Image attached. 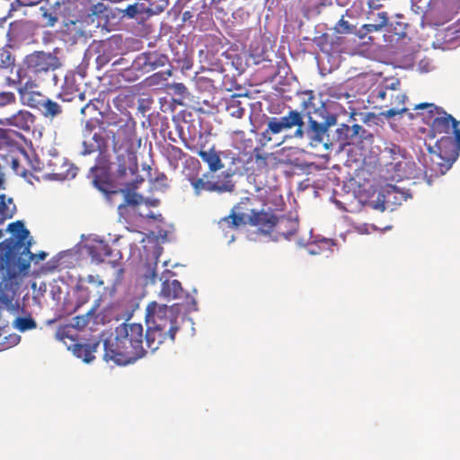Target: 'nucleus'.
<instances>
[{
  "label": "nucleus",
  "instance_id": "1",
  "mask_svg": "<svg viewBox=\"0 0 460 460\" xmlns=\"http://www.w3.org/2000/svg\"><path fill=\"white\" fill-rule=\"evenodd\" d=\"M307 117V127L304 121V115L297 110H290L280 118L272 117L269 119L266 129L260 136V143L266 146L272 140V136L280 132L296 128L293 137L302 139L307 137L310 146L316 147L323 146L328 149V128L336 123L334 116H329L323 122H318L311 116V111L305 114Z\"/></svg>",
  "mask_w": 460,
  "mask_h": 460
},
{
  "label": "nucleus",
  "instance_id": "2",
  "mask_svg": "<svg viewBox=\"0 0 460 460\" xmlns=\"http://www.w3.org/2000/svg\"><path fill=\"white\" fill-rule=\"evenodd\" d=\"M107 126L116 128L106 131V137L111 138L112 151L115 155V176L121 179L128 172L131 174L136 173L138 170L137 152L141 146L136 121L131 117L110 118Z\"/></svg>",
  "mask_w": 460,
  "mask_h": 460
},
{
  "label": "nucleus",
  "instance_id": "3",
  "mask_svg": "<svg viewBox=\"0 0 460 460\" xmlns=\"http://www.w3.org/2000/svg\"><path fill=\"white\" fill-rule=\"evenodd\" d=\"M144 329L142 324L123 323L115 329V337L104 341L103 358L119 366L133 364L144 358Z\"/></svg>",
  "mask_w": 460,
  "mask_h": 460
},
{
  "label": "nucleus",
  "instance_id": "4",
  "mask_svg": "<svg viewBox=\"0 0 460 460\" xmlns=\"http://www.w3.org/2000/svg\"><path fill=\"white\" fill-rule=\"evenodd\" d=\"M179 315L172 306L150 302L146 308V323L147 325L145 341L152 352L166 342H174L176 333L180 330Z\"/></svg>",
  "mask_w": 460,
  "mask_h": 460
},
{
  "label": "nucleus",
  "instance_id": "5",
  "mask_svg": "<svg viewBox=\"0 0 460 460\" xmlns=\"http://www.w3.org/2000/svg\"><path fill=\"white\" fill-rule=\"evenodd\" d=\"M8 229L15 238L0 243V268L13 272L24 271L30 268L31 260L35 256L30 250L31 243H24L30 232L21 221L10 224Z\"/></svg>",
  "mask_w": 460,
  "mask_h": 460
},
{
  "label": "nucleus",
  "instance_id": "6",
  "mask_svg": "<svg viewBox=\"0 0 460 460\" xmlns=\"http://www.w3.org/2000/svg\"><path fill=\"white\" fill-rule=\"evenodd\" d=\"M429 157L424 158L427 173L430 176L445 174L456 162L460 151V129L456 130V135L442 136L436 141L435 146H429Z\"/></svg>",
  "mask_w": 460,
  "mask_h": 460
},
{
  "label": "nucleus",
  "instance_id": "7",
  "mask_svg": "<svg viewBox=\"0 0 460 460\" xmlns=\"http://www.w3.org/2000/svg\"><path fill=\"white\" fill-rule=\"evenodd\" d=\"M382 159L385 162L387 172L391 173V180L400 181L415 176V163L407 155L406 151L399 146L391 145L385 147L382 152Z\"/></svg>",
  "mask_w": 460,
  "mask_h": 460
},
{
  "label": "nucleus",
  "instance_id": "8",
  "mask_svg": "<svg viewBox=\"0 0 460 460\" xmlns=\"http://www.w3.org/2000/svg\"><path fill=\"white\" fill-rule=\"evenodd\" d=\"M24 65L28 74L35 78H41L50 71L58 69L61 63L58 58L51 53L34 51L25 57Z\"/></svg>",
  "mask_w": 460,
  "mask_h": 460
},
{
  "label": "nucleus",
  "instance_id": "9",
  "mask_svg": "<svg viewBox=\"0 0 460 460\" xmlns=\"http://www.w3.org/2000/svg\"><path fill=\"white\" fill-rule=\"evenodd\" d=\"M85 250L92 261L96 264L107 261L115 267L119 265V261L122 260L121 252L118 249H112L109 243L103 240H93L90 243L85 245Z\"/></svg>",
  "mask_w": 460,
  "mask_h": 460
},
{
  "label": "nucleus",
  "instance_id": "10",
  "mask_svg": "<svg viewBox=\"0 0 460 460\" xmlns=\"http://www.w3.org/2000/svg\"><path fill=\"white\" fill-rule=\"evenodd\" d=\"M109 168L110 160L106 156L97 158L96 164L90 169L93 175V183L102 192L108 195H116L119 191L111 190L112 185L108 175Z\"/></svg>",
  "mask_w": 460,
  "mask_h": 460
},
{
  "label": "nucleus",
  "instance_id": "11",
  "mask_svg": "<svg viewBox=\"0 0 460 460\" xmlns=\"http://www.w3.org/2000/svg\"><path fill=\"white\" fill-rule=\"evenodd\" d=\"M166 55L158 51L139 54L133 62V67L142 73H149L168 63Z\"/></svg>",
  "mask_w": 460,
  "mask_h": 460
},
{
  "label": "nucleus",
  "instance_id": "12",
  "mask_svg": "<svg viewBox=\"0 0 460 460\" xmlns=\"http://www.w3.org/2000/svg\"><path fill=\"white\" fill-rule=\"evenodd\" d=\"M460 122L456 120L452 115L448 114L445 110L443 112L437 116L433 120L430 128V137L435 138L438 135L453 136L456 135V130L459 128Z\"/></svg>",
  "mask_w": 460,
  "mask_h": 460
},
{
  "label": "nucleus",
  "instance_id": "13",
  "mask_svg": "<svg viewBox=\"0 0 460 460\" xmlns=\"http://www.w3.org/2000/svg\"><path fill=\"white\" fill-rule=\"evenodd\" d=\"M275 217L272 212L251 210L246 224L257 227L264 234H270L273 233Z\"/></svg>",
  "mask_w": 460,
  "mask_h": 460
},
{
  "label": "nucleus",
  "instance_id": "14",
  "mask_svg": "<svg viewBox=\"0 0 460 460\" xmlns=\"http://www.w3.org/2000/svg\"><path fill=\"white\" fill-rule=\"evenodd\" d=\"M35 86L36 84L31 80H28L19 87L18 92L23 104L40 111L47 97L40 92L34 91L33 87Z\"/></svg>",
  "mask_w": 460,
  "mask_h": 460
},
{
  "label": "nucleus",
  "instance_id": "15",
  "mask_svg": "<svg viewBox=\"0 0 460 460\" xmlns=\"http://www.w3.org/2000/svg\"><path fill=\"white\" fill-rule=\"evenodd\" d=\"M406 100L407 96L404 93L397 92L394 87L390 88L389 102L383 105L389 109L380 112V115L386 119H390L396 115H402L408 112V109L405 107Z\"/></svg>",
  "mask_w": 460,
  "mask_h": 460
},
{
  "label": "nucleus",
  "instance_id": "16",
  "mask_svg": "<svg viewBox=\"0 0 460 460\" xmlns=\"http://www.w3.org/2000/svg\"><path fill=\"white\" fill-rule=\"evenodd\" d=\"M337 137L341 142V145H355L360 139L366 138V134L367 131L360 125L355 124L353 126H349L346 124H341L337 128Z\"/></svg>",
  "mask_w": 460,
  "mask_h": 460
},
{
  "label": "nucleus",
  "instance_id": "17",
  "mask_svg": "<svg viewBox=\"0 0 460 460\" xmlns=\"http://www.w3.org/2000/svg\"><path fill=\"white\" fill-rule=\"evenodd\" d=\"M413 110L417 111L416 114L409 113V118L413 119L419 117L423 123L429 126H430L436 117L439 116L444 111L442 107L437 106L432 102H420L416 104Z\"/></svg>",
  "mask_w": 460,
  "mask_h": 460
},
{
  "label": "nucleus",
  "instance_id": "18",
  "mask_svg": "<svg viewBox=\"0 0 460 460\" xmlns=\"http://www.w3.org/2000/svg\"><path fill=\"white\" fill-rule=\"evenodd\" d=\"M298 220L290 217H275L273 232L276 237L289 239L296 234L298 229Z\"/></svg>",
  "mask_w": 460,
  "mask_h": 460
},
{
  "label": "nucleus",
  "instance_id": "19",
  "mask_svg": "<svg viewBox=\"0 0 460 460\" xmlns=\"http://www.w3.org/2000/svg\"><path fill=\"white\" fill-rule=\"evenodd\" d=\"M53 169L49 172L52 179L63 181L73 179L76 176L78 168L72 164L66 162L63 158L56 157L53 162Z\"/></svg>",
  "mask_w": 460,
  "mask_h": 460
},
{
  "label": "nucleus",
  "instance_id": "20",
  "mask_svg": "<svg viewBox=\"0 0 460 460\" xmlns=\"http://www.w3.org/2000/svg\"><path fill=\"white\" fill-rule=\"evenodd\" d=\"M214 178V175L208 172L204 173L202 177L190 179V184L194 189L195 194L200 195V193L203 191L214 192L227 190L226 186L218 187L213 184Z\"/></svg>",
  "mask_w": 460,
  "mask_h": 460
},
{
  "label": "nucleus",
  "instance_id": "21",
  "mask_svg": "<svg viewBox=\"0 0 460 460\" xmlns=\"http://www.w3.org/2000/svg\"><path fill=\"white\" fill-rule=\"evenodd\" d=\"M185 291L178 279H165L163 280L159 296L168 301L183 297Z\"/></svg>",
  "mask_w": 460,
  "mask_h": 460
},
{
  "label": "nucleus",
  "instance_id": "22",
  "mask_svg": "<svg viewBox=\"0 0 460 460\" xmlns=\"http://www.w3.org/2000/svg\"><path fill=\"white\" fill-rule=\"evenodd\" d=\"M58 97L63 102H66L76 101L84 102L85 101L84 93H81L75 84V79L69 77H66L65 84L62 86V90L59 93Z\"/></svg>",
  "mask_w": 460,
  "mask_h": 460
},
{
  "label": "nucleus",
  "instance_id": "23",
  "mask_svg": "<svg viewBox=\"0 0 460 460\" xmlns=\"http://www.w3.org/2000/svg\"><path fill=\"white\" fill-rule=\"evenodd\" d=\"M208 166L209 172H216L224 168L221 161L220 152L216 150L215 146L208 149L203 148L198 155Z\"/></svg>",
  "mask_w": 460,
  "mask_h": 460
},
{
  "label": "nucleus",
  "instance_id": "24",
  "mask_svg": "<svg viewBox=\"0 0 460 460\" xmlns=\"http://www.w3.org/2000/svg\"><path fill=\"white\" fill-rule=\"evenodd\" d=\"M244 225H246L245 218L242 215H236L232 209L228 216L217 222L218 228L225 233H227L229 230H236Z\"/></svg>",
  "mask_w": 460,
  "mask_h": 460
},
{
  "label": "nucleus",
  "instance_id": "25",
  "mask_svg": "<svg viewBox=\"0 0 460 460\" xmlns=\"http://www.w3.org/2000/svg\"><path fill=\"white\" fill-rule=\"evenodd\" d=\"M181 141L183 143V146L190 150L192 153H195L199 155V152H200L203 148L207 147L208 139L204 136L203 133L199 132V134L196 136H192L190 137H184L182 134L181 136Z\"/></svg>",
  "mask_w": 460,
  "mask_h": 460
},
{
  "label": "nucleus",
  "instance_id": "26",
  "mask_svg": "<svg viewBox=\"0 0 460 460\" xmlns=\"http://www.w3.org/2000/svg\"><path fill=\"white\" fill-rule=\"evenodd\" d=\"M90 123L87 122L84 133V139L83 141V149L81 151V155H88L96 151H99L100 154L97 158H99L100 156H106L109 159V155L106 154V152L102 150L98 145L94 144L90 138H88V137H90Z\"/></svg>",
  "mask_w": 460,
  "mask_h": 460
},
{
  "label": "nucleus",
  "instance_id": "27",
  "mask_svg": "<svg viewBox=\"0 0 460 460\" xmlns=\"http://www.w3.org/2000/svg\"><path fill=\"white\" fill-rule=\"evenodd\" d=\"M5 119L7 125L14 126L21 129H28L30 123L32 122V115L29 111H20Z\"/></svg>",
  "mask_w": 460,
  "mask_h": 460
},
{
  "label": "nucleus",
  "instance_id": "28",
  "mask_svg": "<svg viewBox=\"0 0 460 460\" xmlns=\"http://www.w3.org/2000/svg\"><path fill=\"white\" fill-rule=\"evenodd\" d=\"M75 296L76 303L73 309V312H75L79 309L83 305L86 304L91 296V290L87 285H85L84 280H79L75 286Z\"/></svg>",
  "mask_w": 460,
  "mask_h": 460
},
{
  "label": "nucleus",
  "instance_id": "29",
  "mask_svg": "<svg viewBox=\"0 0 460 460\" xmlns=\"http://www.w3.org/2000/svg\"><path fill=\"white\" fill-rule=\"evenodd\" d=\"M268 157L269 154H262L261 152V148L255 147L253 149V154L250 158L252 163L250 169L252 172H262L263 170H266L268 167Z\"/></svg>",
  "mask_w": 460,
  "mask_h": 460
},
{
  "label": "nucleus",
  "instance_id": "30",
  "mask_svg": "<svg viewBox=\"0 0 460 460\" xmlns=\"http://www.w3.org/2000/svg\"><path fill=\"white\" fill-rule=\"evenodd\" d=\"M40 111L45 118L54 119L62 114L63 109L57 102L47 98Z\"/></svg>",
  "mask_w": 460,
  "mask_h": 460
},
{
  "label": "nucleus",
  "instance_id": "31",
  "mask_svg": "<svg viewBox=\"0 0 460 460\" xmlns=\"http://www.w3.org/2000/svg\"><path fill=\"white\" fill-rule=\"evenodd\" d=\"M252 199L250 197H244L242 198L240 201L233 207L232 210L236 215H242V217L245 218L246 222L249 215L251 214V210H255L252 208Z\"/></svg>",
  "mask_w": 460,
  "mask_h": 460
},
{
  "label": "nucleus",
  "instance_id": "32",
  "mask_svg": "<svg viewBox=\"0 0 460 460\" xmlns=\"http://www.w3.org/2000/svg\"><path fill=\"white\" fill-rule=\"evenodd\" d=\"M167 159L172 166L177 168L179 163L186 156V154L178 146L170 145L167 147Z\"/></svg>",
  "mask_w": 460,
  "mask_h": 460
},
{
  "label": "nucleus",
  "instance_id": "33",
  "mask_svg": "<svg viewBox=\"0 0 460 460\" xmlns=\"http://www.w3.org/2000/svg\"><path fill=\"white\" fill-rule=\"evenodd\" d=\"M143 169L147 170V177L155 188L166 189L168 187V178L164 172H157L156 176L153 177L152 168L150 165H147L146 167L144 165Z\"/></svg>",
  "mask_w": 460,
  "mask_h": 460
},
{
  "label": "nucleus",
  "instance_id": "34",
  "mask_svg": "<svg viewBox=\"0 0 460 460\" xmlns=\"http://www.w3.org/2000/svg\"><path fill=\"white\" fill-rule=\"evenodd\" d=\"M100 346V341H96L93 344L79 345L78 347V357H83L84 361L86 363L91 362L94 357L93 352L97 350Z\"/></svg>",
  "mask_w": 460,
  "mask_h": 460
},
{
  "label": "nucleus",
  "instance_id": "35",
  "mask_svg": "<svg viewBox=\"0 0 460 460\" xmlns=\"http://www.w3.org/2000/svg\"><path fill=\"white\" fill-rule=\"evenodd\" d=\"M377 17L378 22L363 25V30L367 31V33L379 31L387 25L389 18L386 12L378 13Z\"/></svg>",
  "mask_w": 460,
  "mask_h": 460
},
{
  "label": "nucleus",
  "instance_id": "36",
  "mask_svg": "<svg viewBox=\"0 0 460 460\" xmlns=\"http://www.w3.org/2000/svg\"><path fill=\"white\" fill-rule=\"evenodd\" d=\"M97 305L93 306L86 314L76 315L73 318L72 327L77 330H83L90 322L94 314Z\"/></svg>",
  "mask_w": 460,
  "mask_h": 460
},
{
  "label": "nucleus",
  "instance_id": "37",
  "mask_svg": "<svg viewBox=\"0 0 460 460\" xmlns=\"http://www.w3.org/2000/svg\"><path fill=\"white\" fill-rule=\"evenodd\" d=\"M213 184L218 187L226 186L227 190L217 191V193L233 192L235 188L232 176L229 173H223L222 175L217 176V180L213 179Z\"/></svg>",
  "mask_w": 460,
  "mask_h": 460
},
{
  "label": "nucleus",
  "instance_id": "38",
  "mask_svg": "<svg viewBox=\"0 0 460 460\" xmlns=\"http://www.w3.org/2000/svg\"><path fill=\"white\" fill-rule=\"evenodd\" d=\"M13 327L22 332L33 330L37 327L35 320L31 317H17L13 322Z\"/></svg>",
  "mask_w": 460,
  "mask_h": 460
},
{
  "label": "nucleus",
  "instance_id": "39",
  "mask_svg": "<svg viewBox=\"0 0 460 460\" xmlns=\"http://www.w3.org/2000/svg\"><path fill=\"white\" fill-rule=\"evenodd\" d=\"M119 192H121L124 194V203L119 205L118 209L121 210L122 208H125L127 206H137L140 204L141 201V196L137 195L135 192H129L124 190H118Z\"/></svg>",
  "mask_w": 460,
  "mask_h": 460
},
{
  "label": "nucleus",
  "instance_id": "40",
  "mask_svg": "<svg viewBox=\"0 0 460 460\" xmlns=\"http://www.w3.org/2000/svg\"><path fill=\"white\" fill-rule=\"evenodd\" d=\"M15 57L6 48L0 49V67L10 68L14 66Z\"/></svg>",
  "mask_w": 460,
  "mask_h": 460
},
{
  "label": "nucleus",
  "instance_id": "41",
  "mask_svg": "<svg viewBox=\"0 0 460 460\" xmlns=\"http://www.w3.org/2000/svg\"><path fill=\"white\" fill-rule=\"evenodd\" d=\"M226 111L234 118L241 119L245 112L244 108L241 106V102L238 100H231L226 105Z\"/></svg>",
  "mask_w": 460,
  "mask_h": 460
},
{
  "label": "nucleus",
  "instance_id": "42",
  "mask_svg": "<svg viewBox=\"0 0 460 460\" xmlns=\"http://www.w3.org/2000/svg\"><path fill=\"white\" fill-rule=\"evenodd\" d=\"M314 42L319 48L322 52H329L332 50L330 35L328 33H323L314 39Z\"/></svg>",
  "mask_w": 460,
  "mask_h": 460
},
{
  "label": "nucleus",
  "instance_id": "43",
  "mask_svg": "<svg viewBox=\"0 0 460 460\" xmlns=\"http://www.w3.org/2000/svg\"><path fill=\"white\" fill-rule=\"evenodd\" d=\"M355 26L350 24L348 21L344 20L342 16L334 26V31L339 34H352L354 33Z\"/></svg>",
  "mask_w": 460,
  "mask_h": 460
},
{
  "label": "nucleus",
  "instance_id": "44",
  "mask_svg": "<svg viewBox=\"0 0 460 460\" xmlns=\"http://www.w3.org/2000/svg\"><path fill=\"white\" fill-rule=\"evenodd\" d=\"M390 89L387 87H377L372 93L370 97L374 102L389 100Z\"/></svg>",
  "mask_w": 460,
  "mask_h": 460
},
{
  "label": "nucleus",
  "instance_id": "45",
  "mask_svg": "<svg viewBox=\"0 0 460 460\" xmlns=\"http://www.w3.org/2000/svg\"><path fill=\"white\" fill-rule=\"evenodd\" d=\"M302 94L305 96L302 102V108L304 111H310L309 110L311 108H315V105L314 103V101L315 99L314 93L313 91H305L302 93Z\"/></svg>",
  "mask_w": 460,
  "mask_h": 460
},
{
  "label": "nucleus",
  "instance_id": "46",
  "mask_svg": "<svg viewBox=\"0 0 460 460\" xmlns=\"http://www.w3.org/2000/svg\"><path fill=\"white\" fill-rule=\"evenodd\" d=\"M90 129L92 130V128L90 127ZM94 144L98 145L102 150L107 152V139L106 137L100 132H95L92 135L90 134V137H88Z\"/></svg>",
  "mask_w": 460,
  "mask_h": 460
},
{
  "label": "nucleus",
  "instance_id": "47",
  "mask_svg": "<svg viewBox=\"0 0 460 460\" xmlns=\"http://www.w3.org/2000/svg\"><path fill=\"white\" fill-rule=\"evenodd\" d=\"M21 341V336L16 333L9 334L4 338L3 341H0L4 349H8L17 345Z\"/></svg>",
  "mask_w": 460,
  "mask_h": 460
},
{
  "label": "nucleus",
  "instance_id": "48",
  "mask_svg": "<svg viewBox=\"0 0 460 460\" xmlns=\"http://www.w3.org/2000/svg\"><path fill=\"white\" fill-rule=\"evenodd\" d=\"M83 102H80V112L82 115L86 116L87 112L89 113H94L97 111V106L93 102L92 100H89L86 103L82 104Z\"/></svg>",
  "mask_w": 460,
  "mask_h": 460
},
{
  "label": "nucleus",
  "instance_id": "49",
  "mask_svg": "<svg viewBox=\"0 0 460 460\" xmlns=\"http://www.w3.org/2000/svg\"><path fill=\"white\" fill-rule=\"evenodd\" d=\"M12 168L15 172L16 174L21 175L24 178H27L29 174H31L24 167L20 165V162L18 159L13 158L12 160Z\"/></svg>",
  "mask_w": 460,
  "mask_h": 460
},
{
  "label": "nucleus",
  "instance_id": "50",
  "mask_svg": "<svg viewBox=\"0 0 460 460\" xmlns=\"http://www.w3.org/2000/svg\"><path fill=\"white\" fill-rule=\"evenodd\" d=\"M15 102V95L11 92L0 93V106L10 104Z\"/></svg>",
  "mask_w": 460,
  "mask_h": 460
},
{
  "label": "nucleus",
  "instance_id": "51",
  "mask_svg": "<svg viewBox=\"0 0 460 460\" xmlns=\"http://www.w3.org/2000/svg\"><path fill=\"white\" fill-rule=\"evenodd\" d=\"M169 88L172 90L174 93L181 96H184L188 93L187 87L182 83H173L169 86Z\"/></svg>",
  "mask_w": 460,
  "mask_h": 460
},
{
  "label": "nucleus",
  "instance_id": "52",
  "mask_svg": "<svg viewBox=\"0 0 460 460\" xmlns=\"http://www.w3.org/2000/svg\"><path fill=\"white\" fill-rule=\"evenodd\" d=\"M83 280L85 281V285L87 284H93L97 287L103 285V280L99 278V276H93V275H88L85 279Z\"/></svg>",
  "mask_w": 460,
  "mask_h": 460
},
{
  "label": "nucleus",
  "instance_id": "53",
  "mask_svg": "<svg viewBox=\"0 0 460 460\" xmlns=\"http://www.w3.org/2000/svg\"><path fill=\"white\" fill-rule=\"evenodd\" d=\"M56 336L60 341H65L66 338L72 339V337L70 335H68V327L67 326H63V327L58 328V330L57 331Z\"/></svg>",
  "mask_w": 460,
  "mask_h": 460
},
{
  "label": "nucleus",
  "instance_id": "54",
  "mask_svg": "<svg viewBox=\"0 0 460 460\" xmlns=\"http://www.w3.org/2000/svg\"><path fill=\"white\" fill-rule=\"evenodd\" d=\"M138 13V8H137V4H129L127 8H126V14L129 17V18H134L136 17V15Z\"/></svg>",
  "mask_w": 460,
  "mask_h": 460
},
{
  "label": "nucleus",
  "instance_id": "55",
  "mask_svg": "<svg viewBox=\"0 0 460 460\" xmlns=\"http://www.w3.org/2000/svg\"><path fill=\"white\" fill-rule=\"evenodd\" d=\"M105 10L104 4L102 3H99L97 4H94L92 8V13L94 15H99Z\"/></svg>",
  "mask_w": 460,
  "mask_h": 460
},
{
  "label": "nucleus",
  "instance_id": "56",
  "mask_svg": "<svg viewBox=\"0 0 460 460\" xmlns=\"http://www.w3.org/2000/svg\"><path fill=\"white\" fill-rule=\"evenodd\" d=\"M33 254L35 256L33 257V260H31V262L33 261L34 263H38L39 261H43L48 255V253L45 252H40L38 254H35V253H33Z\"/></svg>",
  "mask_w": 460,
  "mask_h": 460
},
{
  "label": "nucleus",
  "instance_id": "57",
  "mask_svg": "<svg viewBox=\"0 0 460 460\" xmlns=\"http://www.w3.org/2000/svg\"><path fill=\"white\" fill-rule=\"evenodd\" d=\"M7 142V134L6 131L3 128H0V149Z\"/></svg>",
  "mask_w": 460,
  "mask_h": 460
},
{
  "label": "nucleus",
  "instance_id": "58",
  "mask_svg": "<svg viewBox=\"0 0 460 460\" xmlns=\"http://www.w3.org/2000/svg\"><path fill=\"white\" fill-rule=\"evenodd\" d=\"M172 75V72L171 70H167L166 72L164 73H157V74H155L152 75V79H155L157 77H163V79H166L168 76H171Z\"/></svg>",
  "mask_w": 460,
  "mask_h": 460
},
{
  "label": "nucleus",
  "instance_id": "59",
  "mask_svg": "<svg viewBox=\"0 0 460 460\" xmlns=\"http://www.w3.org/2000/svg\"><path fill=\"white\" fill-rule=\"evenodd\" d=\"M353 34H355L358 39L363 40L367 36V31L363 30V26H362L360 30H356V28H355Z\"/></svg>",
  "mask_w": 460,
  "mask_h": 460
},
{
  "label": "nucleus",
  "instance_id": "60",
  "mask_svg": "<svg viewBox=\"0 0 460 460\" xmlns=\"http://www.w3.org/2000/svg\"><path fill=\"white\" fill-rule=\"evenodd\" d=\"M43 16L49 18V25L53 26L55 22L58 21L57 17L49 14L47 12L43 13Z\"/></svg>",
  "mask_w": 460,
  "mask_h": 460
},
{
  "label": "nucleus",
  "instance_id": "61",
  "mask_svg": "<svg viewBox=\"0 0 460 460\" xmlns=\"http://www.w3.org/2000/svg\"><path fill=\"white\" fill-rule=\"evenodd\" d=\"M398 190V188L394 185H387L386 187V192L388 194L392 193V192H396Z\"/></svg>",
  "mask_w": 460,
  "mask_h": 460
},
{
  "label": "nucleus",
  "instance_id": "62",
  "mask_svg": "<svg viewBox=\"0 0 460 460\" xmlns=\"http://www.w3.org/2000/svg\"><path fill=\"white\" fill-rule=\"evenodd\" d=\"M191 13L190 11H186L183 13L182 14V20L183 21H187L188 19H190L191 17Z\"/></svg>",
  "mask_w": 460,
  "mask_h": 460
},
{
  "label": "nucleus",
  "instance_id": "63",
  "mask_svg": "<svg viewBox=\"0 0 460 460\" xmlns=\"http://www.w3.org/2000/svg\"><path fill=\"white\" fill-rule=\"evenodd\" d=\"M381 6V4H376L374 1L368 2V7L371 9H378Z\"/></svg>",
  "mask_w": 460,
  "mask_h": 460
},
{
  "label": "nucleus",
  "instance_id": "64",
  "mask_svg": "<svg viewBox=\"0 0 460 460\" xmlns=\"http://www.w3.org/2000/svg\"><path fill=\"white\" fill-rule=\"evenodd\" d=\"M31 168H32V170H33V171H35V172H38V171H41V170H42V168L40 166V163H39V162H37V164H32V165H31Z\"/></svg>",
  "mask_w": 460,
  "mask_h": 460
}]
</instances>
